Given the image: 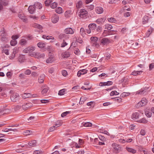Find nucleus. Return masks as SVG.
<instances>
[{"label":"nucleus","mask_w":154,"mask_h":154,"mask_svg":"<svg viewBox=\"0 0 154 154\" xmlns=\"http://www.w3.org/2000/svg\"><path fill=\"white\" fill-rule=\"evenodd\" d=\"M112 150L114 153H118L121 150V147L120 146L117 144L113 143L112 144Z\"/></svg>","instance_id":"1"},{"label":"nucleus","mask_w":154,"mask_h":154,"mask_svg":"<svg viewBox=\"0 0 154 154\" xmlns=\"http://www.w3.org/2000/svg\"><path fill=\"white\" fill-rule=\"evenodd\" d=\"M149 87H145L141 88L140 90L136 92V94H140L146 95L147 94L148 92V89Z\"/></svg>","instance_id":"2"},{"label":"nucleus","mask_w":154,"mask_h":154,"mask_svg":"<svg viewBox=\"0 0 154 154\" xmlns=\"http://www.w3.org/2000/svg\"><path fill=\"white\" fill-rule=\"evenodd\" d=\"M20 96L18 94L14 93L11 95L10 98L12 101L16 102L19 100Z\"/></svg>","instance_id":"3"},{"label":"nucleus","mask_w":154,"mask_h":154,"mask_svg":"<svg viewBox=\"0 0 154 154\" xmlns=\"http://www.w3.org/2000/svg\"><path fill=\"white\" fill-rule=\"evenodd\" d=\"M88 14L87 11L85 9H81L80 11L79 16L81 18L86 19Z\"/></svg>","instance_id":"4"},{"label":"nucleus","mask_w":154,"mask_h":154,"mask_svg":"<svg viewBox=\"0 0 154 154\" xmlns=\"http://www.w3.org/2000/svg\"><path fill=\"white\" fill-rule=\"evenodd\" d=\"M101 44L103 45H106L110 42V40L108 38H104L100 40Z\"/></svg>","instance_id":"5"},{"label":"nucleus","mask_w":154,"mask_h":154,"mask_svg":"<svg viewBox=\"0 0 154 154\" xmlns=\"http://www.w3.org/2000/svg\"><path fill=\"white\" fill-rule=\"evenodd\" d=\"M35 47L33 46H29L25 48L23 50V52L25 53L32 52L35 50Z\"/></svg>","instance_id":"6"},{"label":"nucleus","mask_w":154,"mask_h":154,"mask_svg":"<svg viewBox=\"0 0 154 154\" xmlns=\"http://www.w3.org/2000/svg\"><path fill=\"white\" fill-rule=\"evenodd\" d=\"M147 103L146 99L145 98H143L141 101L138 103L137 105L139 106H143L146 105Z\"/></svg>","instance_id":"7"},{"label":"nucleus","mask_w":154,"mask_h":154,"mask_svg":"<svg viewBox=\"0 0 154 154\" xmlns=\"http://www.w3.org/2000/svg\"><path fill=\"white\" fill-rule=\"evenodd\" d=\"M8 0H0V10L2 8V5L6 6L8 4Z\"/></svg>","instance_id":"8"},{"label":"nucleus","mask_w":154,"mask_h":154,"mask_svg":"<svg viewBox=\"0 0 154 154\" xmlns=\"http://www.w3.org/2000/svg\"><path fill=\"white\" fill-rule=\"evenodd\" d=\"M64 32L66 34H72L74 33V31L71 28H67L65 29Z\"/></svg>","instance_id":"9"},{"label":"nucleus","mask_w":154,"mask_h":154,"mask_svg":"<svg viewBox=\"0 0 154 154\" xmlns=\"http://www.w3.org/2000/svg\"><path fill=\"white\" fill-rule=\"evenodd\" d=\"M59 17L58 15L56 14L52 16L51 18L52 22L53 23H55L59 20Z\"/></svg>","instance_id":"10"},{"label":"nucleus","mask_w":154,"mask_h":154,"mask_svg":"<svg viewBox=\"0 0 154 154\" xmlns=\"http://www.w3.org/2000/svg\"><path fill=\"white\" fill-rule=\"evenodd\" d=\"M106 18L103 17L98 19L96 21V23L99 24H103L106 20Z\"/></svg>","instance_id":"11"},{"label":"nucleus","mask_w":154,"mask_h":154,"mask_svg":"<svg viewBox=\"0 0 154 154\" xmlns=\"http://www.w3.org/2000/svg\"><path fill=\"white\" fill-rule=\"evenodd\" d=\"M41 89H42L41 92L42 94L45 95L48 90V87L46 86H42Z\"/></svg>","instance_id":"12"},{"label":"nucleus","mask_w":154,"mask_h":154,"mask_svg":"<svg viewBox=\"0 0 154 154\" xmlns=\"http://www.w3.org/2000/svg\"><path fill=\"white\" fill-rule=\"evenodd\" d=\"M31 103H27L22 105V108L24 110H26L32 106Z\"/></svg>","instance_id":"13"},{"label":"nucleus","mask_w":154,"mask_h":154,"mask_svg":"<svg viewBox=\"0 0 154 154\" xmlns=\"http://www.w3.org/2000/svg\"><path fill=\"white\" fill-rule=\"evenodd\" d=\"M140 116V114L137 112H135L133 113L132 115L131 118L133 120L138 119Z\"/></svg>","instance_id":"14"},{"label":"nucleus","mask_w":154,"mask_h":154,"mask_svg":"<svg viewBox=\"0 0 154 154\" xmlns=\"http://www.w3.org/2000/svg\"><path fill=\"white\" fill-rule=\"evenodd\" d=\"M87 70L86 69H83L79 71L77 73V75L78 77H80L81 75H84L87 73Z\"/></svg>","instance_id":"15"},{"label":"nucleus","mask_w":154,"mask_h":154,"mask_svg":"<svg viewBox=\"0 0 154 154\" xmlns=\"http://www.w3.org/2000/svg\"><path fill=\"white\" fill-rule=\"evenodd\" d=\"M28 11L30 14H33L35 11V8L33 5H31L29 6L28 8Z\"/></svg>","instance_id":"16"},{"label":"nucleus","mask_w":154,"mask_h":154,"mask_svg":"<svg viewBox=\"0 0 154 154\" xmlns=\"http://www.w3.org/2000/svg\"><path fill=\"white\" fill-rule=\"evenodd\" d=\"M61 125V124L59 123L56 124L55 125H54L49 128L48 131L51 132L53 131L57 128L59 127Z\"/></svg>","instance_id":"17"},{"label":"nucleus","mask_w":154,"mask_h":154,"mask_svg":"<svg viewBox=\"0 0 154 154\" xmlns=\"http://www.w3.org/2000/svg\"><path fill=\"white\" fill-rule=\"evenodd\" d=\"M33 5L35 8L39 9H41L42 7V4L38 2H35Z\"/></svg>","instance_id":"18"},{"label":"nucleus","mask_w":154,"mask_h":154,"mask_svg":"<svg viewBox=\"0 0 154 154\" xmlns=\"http://www.w3.org/2000/svg\"><path fill=\"white\" fill-rule=\"evenodd\" d=\"M95 11L98 14H100L103 12V9L101 7H97L95 8Z\"/></svg>","instance_id":"19"},{"label":"nucleus","mask_w":154,"mask_h":154,"mask_svg":"<svg viewBox=\"0 0 154 154\" xmlns=\"http://www.w3.org/2000/svg\"><path fill=\"white\" fill-rule=\"evenodd\" d=\"M45 75L44 74H42L38 79V82L40 83H42L43 82Z\"/></svg>","instance_id":"20"},{"label":"nucleus","mask_w":154,"mask_h":154,"mask_svg":"<svg viewBox=\"0 0 154 154\" xmlns=\"http://www.w3.org/2000/svg\"><path fill=\"white\" fill-rule=\"evenodd\" d=\"M97 25L94 23H91L88 26V28H89L91 30H95L96 28Z\"/></svg>","instance_id":"21"},{"label":"nucleus","mask_w":154,"mask_h":154,"mask_svg":"<svg viewBox=\"0 0 154 154\" xmlns=\"http://www.w3.org/2000/svg\"><path fill=\"white\" fill-rule=\"evenodd\" d=\"M19 17L23 20L24 22H26L27 20V19L24 16V14H19Z\"/></svg>","instance_id":"22"},{"label":"nucleus","mask_w":154,"mask_h":154,"mask_svg":"<svg viewBox=\"0 0 154 154\" xmlns=\"http://www.w3.org/2000/svg\"><path fill=\"white\" fill-rule=\"evenodd\" d=\"M28 144L30 146L32 147H34L37 145V142L35 140H33L29 142L28 143Z\"/></svg>","instance_id":"23"},{"label":"nucleus","mask_w":154,"mask_h":154,"mask_svg":"<svg viewBox=\"0 0 154 154\" xmlns=\"http://www.w3.org/2000/svg\"><path fill=\"white\" fill-rule=\"evenodd\" d=\"M22 97L23 98L31 97H32L31 94L30 93H24L22 95Z\"/></svg>","instance_id":"24"},{"label":"nucleus","mask_w":154,"mask_h":154,"mask_svg":"<svg viewBox=\"0 0 154 154\" xmlns=\"http://www.w3.org/2000/svg\"><path fill=\"white\" fill-rule=\"evenodd\" d=\"M143 71H136L134 70L133 72H131V75H140L141 74Z\"/></svg>","instance_id":"25"},{"label":"nucleus","mask_w":154,"mask_h":154,"mask_svg":"<svg viewBox=\"0 0 154 154\" xmlns=\"http://www.w3.org/2000/svg\"><path fill=\"white\" fill-rule=\"evenodd\" d=\"M49 57L46 60V62L47 63H52L53 60V55H49Z\"/></svg>","instance_id":"26"},{"label":"nucleus","mask_w":154,"mask_h":154,"mask_svg":"<svg viewBox=\"0 0 154 154\" xmlns=\"http://www.w3.org/2000/svg\"><path fill=\"white\" fill-rule=\"evenodd\" d=\"M83 5V2L82 1H79L76 4V6L77 8H81Z\"/></svg>","instance_id":"27"},{"label":"nucleus","mask_w":154,"mask_h":154,"mask_svg":"<svg viewBox=\"0 0 154 154\" xmlns=\"http://www.w3.org/2000/svg\"><path fill=\"white\" fill-rule=\"evenodd\" d=\"M70 56L69 52H65L62 54V56L63 58H68Z\"/></svg>","instance_id":"28"},{"label":"nucleus","mask_w":154,"mask_h":154,"mask_svg":"<svg viewBox=\"0 0 154 154\" xmlns=\"http://www.w3.org/2000/svg\"><path fill=\"white\" fill-rule=\"evenodd\" d=\"M126 149L128 152H131L133 153H136V150L131 148L126 147Z\"/></svg>","instance_id":"29"},{"label":"nucleus","mask_w":154,"mask_h":154,"mask_svg":"<svg viewBox=\"0 0 154 154\" xmlns=\"http://www.w3.org/2000/svg\"><path fill=\"white\" fill-rule=\"evenodd\" d=\"M38 46L40 48H45L46 46V44L42 42H39L37 44Z\"/></svg>","instance_id":"30"},{"label":"nucleus","mask_w":154,"mask_h":154,"mask_svg":"<svg viewBox=\"0 0 154 154\" xmlns=\"http://www.w3.org/2000/svg\"><path fill=\"white\" fill-rule=\"evenodd\" d=\"M87 98L85 97H82L80 98V101L79 102V104H83L84 102L87 99Z\"/></svg>","instance_id":"31"},{"label":"nucleus","mask_w":154,"mask_h":154,"mask_svg":"<svg viewBox=\"0 0 154 154\" xmlns=\"http://www.w3.org/2000/svg\"><path fill=\"white\" fill-rule=\"evenodd\" d=\"M0 35L1 36H7V34L4 29H1L0 32Z\"/></svg>","instance_id":"32"},{"label":"nucleus","mask_w":154,"mask_h":154,"mask_svg":"<svg viewBox=\"0 0 154 154\" xmlns=\"http://www.w3.org/2000/svg\"><path fill=\"white\" fill-rule=\"evenodd\" d=\"M71 14V11L69 10L66 11L64 14L65 16L66 17H69Z\"/></svg>","instance_id":"33"},{"label":"nucleus","mask_w":154,"mask_h":154,"mask_svg":"<svg viewBox=\"0 0 154 154\" xmlns=\"http://www.w3.org/2000/svg\"><path fill=\"white\" fill-rule=\"evenodd\" d=\"M27 43L26 40L24 38L21 39L20 40V44L21 45H25Z\"/></svg>","instance_id":"34"},{"label":"nucleus","mask_w":154,"mask_h":154,"mask_svg":"<svg viewBox=\"0 0 154 154\" xmlns=\"http://www.w3.org/2000/svg\"><path fill=\"white\" fill-rule=\"evenodd\" d=\"M148 17L146 16H145L144 17L142 20L143 24H144L148 23Z\"/></svg>","instance_id":"35"},{"label":"nucleus","mask_w":154,"mask_h":154,"mask_svg":"<svg viewBox=\"0 0 154 154\" xmlns=\"http://www.w3.org/2000/svg\"><path fill=\"white\" fill-rule=\"evenodd\" d=\"M33 26L35 28H37L40 29H42L43 28L42 26L36 23L33 24Z\"/></svg>","instance_id":"36"},{"label":"nucleus","mask_w":154,"mask_h":154,"mask_svg":"<svg viewBox=\"0 0 154 154\" xmlns=\"http://www.w3.org/2000/svg\"><path fill=\"white\" fill-rule=\"evenodd\" d=\"M138 122L140 123L146 124L148 122V121L144 118H143L138 121Z\"/></svg>","instance_id":"37"},{"label":"nucleus","mask_w":154,"mask_h":154,"mask_svg":"<svg viewBox=\"0 0 154 154\" xmlns=\"http://www.w3.org/2000/svg\"><path fill=\"white\" fill-rule=\"evenodd\" d=\"M18 61L20 62H24L25 60V57L24 55H20L18 57Z\"/></svg>","instance_id":"38"},{"label":"nucleus","mask_w":154,"mask_h":154,"mask_svg":"<svg viewBox=\"0 0 154 154\" xmlns=\"http://www.w3.org/2000/svg\"><path fill=\"white\" fill-rule=\"evenodd\" d=\"M59 38L60 39H64V38H68V36L67 35H65L64 34H61L59 36Z\"/></svg>","instance_id":"39"},{"label":"nucleus","mask_w":154,"mask_h":154,"mask_svg":"<svg viewBox=\"0 0 154 154\" xmlns=\"http://www.w3.org/2000/svg\"><path fill=\"white\" fill-rule=\"evenodd\" d=\"M107 20L109 22L111 23H115L116 21V19L113 17L108 18Z\"/></svg>","instance_id":"40"},{"label":"nucleus","mask_w":154,"mask_h":154,"mask_svg":"<svg viewBox=\"0 0 154 154\" xmlns=\"http://www.w3.org/2000/svg\"><path fill=\"white\" fill-rule=\"evenodd\" d=\"M55 11L59 14L62 13V10L61 8L59 7L55 10Z\"/></svg>","instance_id":"41"},{"label":"nucleus","mask_w":154,"mask_h":154,"mask_svg":"<svg viewBox=\"0 0 154 154\" xmlns=\"http://www.w3.org/2000/svg\"><path fill=\"white\" fill-rule=\"evenodd\" d=\"M17 52L14 49L13 51V53L10 57V59H13L15 57V54L17 53Z\"/></svg>","instance_id":"42"},{"label":"nucleus","mask_w":154,"mask_h":154,"mask_svg":"<svg viewBox=\"0 0 154 154\" xmlns=\"http://www.w3.org/2000/svg\"><path fill=\"white\" fill-rule=\"evenodd\" d=\"M6 36H2L1 38V40L3 42H8V38L6 37Z\"/></svg>","instance_id":"43"},{"label":"nucleus","mask_w":154,"mask_h":154,"mask_svg":"<svg viewBox=\"0 0 154 154\" xmlns=\"http://www.w3.org/2000/svg\"><path fill=\"white\" fill-rule=\"evenodd\" d=\"M57 6V3L54 2L50 5V7L52 8H55Z\"/></svg>","instance_id":"44"},{"label":"nucleus","mask_w":154,"mask_h":154,"mask_svg":"<svg viewBox=\"0 0 154 154\" xmlns=\"http://www.w3.org/2000/svg\"><path fill=\"white\" fill-rule=\"evenodd\" d=\"M112 28V26L109 24H106L105 25V29L108 30H110Z\"/></svg>","instance_id":"45"},{"label":"nucleus","mask_w":154,"mask_h":154,"mask_svg":"<svg viewBox=\"0 0 154 154\" xmlns=\"http://www.w3.org/2000/svg\"><path fill=\"white\" fill-rule=\"evenodd\" d=\"M145 114L148 117L150 118L152 116V113L151 112L146 111L145 112Z\"/></svg>","instance_id":"46"},{"label":"nucleus","mask_w":154,"mask_h":154,"mask_svg":"<svg viewBox=\"0 0 154 154\" xmlns=\"http://www.w3.org/2000/svg\"><path fill=\"white\" fill-rule=\"evenodd\" d=\"M119 94V93L117 92L116 91H112L110 93V95L111 96H113L114 95H117Z\"/></svg>","instance_id":"47"},{"label":"nucleus","mask_w":154,"mask_h":154,"mask_svg":"<svg viewBox=\"0 0 154 154\" xmlns=\"http://www.w3.org/2000/svg\"><path fill=\"white\" fill-rule=\"evenodd\" d=\"M113 100L117 101V102H120L122 101V99L121 98L119 97H116L113 98Z\"/></svg>","instance_id":"48"},{"label":"nucleus","mask_w":154,"mask_h":154,"mask_svg":"<svg viewBox=\"0 0 154 154\" xmlns=\"http://www.w3.org/2000/svg\"><path fill=\"white\" fill-rule=\"evenodd\" d=\"M65 89H62L59 91L58 94L59 95H62L64 94Z\"/></svg>","instance_id":"49"},{"label":"nucleus","mask_w":154,"mask_h":154,"mask_svg":"<svg viewBox=\"0 0 154 154\" xmlns=\"http://www.w3.org/2000/svg\"><path fill=\"white\" fill-rule=\"evenodd\" d=\"M17 41L16 40H12L11 41L10 43L11 45L12 46H15L17 44Z\"/></svg>","instance_id":"50"},{"label":"nucleus","mask_w":154,"mask_h":154,"mask_svg":"<svg viewBox=\"0 0 154 154\" xmlns=\"http://www.w3.org/2000/svg\"><path fill=\"white\" fill-rule=\"evenodd\" d=\"M52 2V0H46L45 2V4L46 6H48L50 5H51V3Z\"/></svg>","instance_id":"51"},{"label":"nucleus","mask_w":154,"mask_h":154,"mask_svg":"<svg viewBox=\"0 0 154 154\" xmlns=\"http://www.w3.org/2000/svg\"><path fill=\"white\" fill-rule=\"evenodd\" d=\"M39 53L36 52H34L32 53V54L33 56L34 57L36 58H39Z\"/></svg>","instance_id":"52"},{"label":"nucleus","mask_w":154,"mask_h":154,"mask_svg":"<svg viewBox=\"0 0 154 154\" xmlns=\"http://www.w3.org/2000/svg\"><path fill=\"white\" fill-rule=\"evenodd\" d=\"M98 40V38L96 37H91V40L92 42H96Z\"/></svg>","instance_id":"53"},{"label":"nucleus","mask_w":154,"mask_h":154,"mask_svg":"<svg viewBox=\"0 0 154 154\" xmlns=\"http://www.w3.org/2000/svg\"><path fill=\"white\" fill-rule=\"evenodd\" d=\"M70 112L69 111H66L65 112H63L62 113L61 116L62 117H64L67 115Z\"/></svg>","instance_id":"54"},{"label":"nucleus","mask_w":154,"mask_h":154,"mask_svg":"<svg viewBox=\"0 0 154 154\" xmlns=\"http://www.w3.org/2000/svg\"><path fill=\"white\" fill-rule=\"evenodd\" d=\"M84 125L85 127H91L92 125V124L89 122H88L85 123Z\"/></svg>","instance_id":"55"},{"label":"nucleus","mask_w":154,"mask_h":154,"mask_svg":"<svg viewBox=\"0 0 154 154\" xmlns=\"http://www.w3.org/2000/svg\"><path fill=\"white\" fill-rule=\"evenodd\" d=\"M130 94V93H128L123 92L121 96L122 97H125L128 96Z\"/></svg>","instance_id":"56"},{"label":"nucleus","mask_w":154,"mask_h":154,"mask_svg":"<svg viewBox=\"0 0 154 154\" xmlns=\"http://www.w3.org/2000/svg\"><path fill=\"white\" fill-rule=\"evenodd\" d=\"M139 147L140 149V151H143L144 154H149V153L148 152L144 150H143V148L141 146H139Z\"/></svg>","instance_id":"57"},{"label":"nucleus","mask_w":154,"mask_h":154,"mask_svg":"<svg viewBox=\"0 0 154 154\" xmlns=\"http://www.w3.org/2000/svg\"><path fill=\"white\" fill-rule=\"evenodd\" d=\"M67 45V43L65 42L64 39H63V42L61 44V47H64Z\"/></svg>","instance_id":"58"},{"label":"nucleus","mask_w":154,"mask_h":154,"mask_svg":"<svg viewBox=\"0 0 154 154\" xmlns=\"http://www.w3.org/2000/svg\"><path fill=\"white\" fill-rule=\"evenodd\" d=\"M128 29L124 27L122 28L121 30V32L123 33H125L128 30Z\"/></svg>","instance_id":"59"},{"label":"nucleus","mask_w":154,"mask_h":154,"mask_svg":"<svg viewBox=\"0 0 154 154\" xmlns=\"http://www.w3.org/2000/svg\"><path fill=\"white\" fill-rule=\"evenodd\" d=\"M19 37V36L17 35H13L12 36V38L13 39V40H16Z\"/></svg>","instance_id":"60"},{"label":"nucleus","mask_w":154,"mask_h":154,"mask_svg":"<svg viewBox=\"0 0 154 154\" xmlns=\"http://www.w3.org/2000/svg\"><path fill=\"white\" fill-rule=\"evenodd\" d=\"M21 108V106L19 105H17L14 107V109L15 111H17L18 110H19Z\"/></svg>","instance_id":"61"},{"label":"nucleus","mask_w":154,"mask_h":154,"mask_svg":"<svg viewBox=\"0 0 154 154\" xmlns=\"http://www.w3.org/2000/svg\"><path fill=\"white\" fill-rule=\"evenodd\" d=\"M92 45L97 48H98L99 46V44L97 42H94L93 43Z\"/></svg>","instance_id":"62"},{"label":"nucleus","mask_w":154,"mask_h":154,"mask_svg":"<svg viewBox=\"0 0 154 154\" xmlns=\"http://www.w3.org/2000/svg\"><path fill=\"white\" fill-rule=\"evenodd\" d=\"M24 73L26 75H29L31 73V72L29 70L27 69L25 71Z\"/></svg>","instance_id":"63"},{"label":"nucleus","mask_w":154,"mask_h":154,"mask_svg":"<svg viewBox=\"0 0 154 154\" xmlns=\"http://www.w3.org/2000/svg\"><path fill=\"white\" fill-rule=\"evenodd\" d=\"M154 68V63H152L150 64L149 65V70H151L152 69Z\"/></svg>","instance_id":"64"}]
</instances>
